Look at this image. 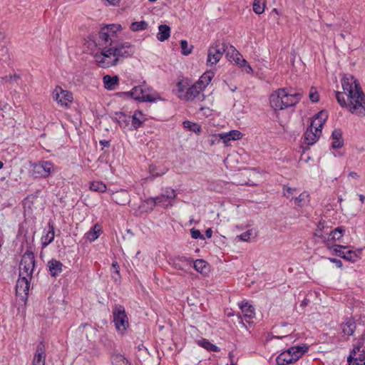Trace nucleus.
Returning a JSON list of instances; mask_svg holds the SVG:
<instances>
[{
  "instance_id": "nucleus-1",
  "label": "nucleus",
  "mask_w": 365,
  "mask_h": 365,
  "mask_svg": "<svg viewBox=\"0 0 365 365\" xmlns=\"http://www.w3.org/2000/svg\"><path fill=\"white\" fill-rule=\"evenodd\" d=\"M344 93L336 92V98L341 107H346L352 114L365 115V95L356 79L351 75H346L341 79Z\"/></svg>"
},
{
  "instance_id": "nucleus-2",
  "label": "nucleus",
  "mask_w": 365,
  "mask_h": 365,
  "mask_svg": "<svg viewBox=\"0 0 365 365\" xmlns=\"http://www.w3.org/2000/svg\"><path fill=\"white\" fill-rule=\"evenodd\" d=\"M100 53L93 56L98 65L103 68L116 66L121 58H128L135 53L134 46L128 43L120 46H99Z\"/></svg>"
},
{
  "instance_id": "nucleus-3",
  "label": "nucleus",
  "mask_w": 365,
  "mask_h": 365,
  "mask_svg": "<svg viewBox=\"0 0 365 365\" xmlns=\"http://www.w3.org/2000/svg\"><path fill=\"white\" fill-rule=\"evenodd\" d=\"M301 98L300 93H291L286 88H279L269 96V103L274 110H281L295 106Z\"/></svg>"
},
{
  "instance_id": "nucleus-4",
  "label": "nucleus",
  "mask_w": 365,
  "mask_h": 365,
  "mask_svg": "<svg viewBox=\"0 0 365 365\" xmlns=\"http://www.w3.org/2000/svg\"><path fill=\"white\" fill-rule=\"evenodd\" d=\"M327 115L324 110L318 113L311 121L310 126L304 135V142L308 145L314 144L320 137L322 128L327 120Z\"/></svg>"
},
{
  "instance_id": "nucleus-5",
  "label": "nucleus",
  "mask_w": 365,
  "mask_h": 365,
  "mask_svg": "<svg viewBox=\"0 0 365 365\" xmlns=\"http://www.w3.org/2000/svg\"><path fill=\"white\" fill-rule=\"evenodd\" d=\"M122 30L120 24H109L103 26L99 34V46H120L117 43V33Z\"/></svg>"
},
{
  "instance_id": "nucleus-6",
  "label": "nucleus",
  "mask_w": 365,
  "mask_h": 365,
  "mask_svg": "<svg viewBox=\"0 0 365 365\" xmlns=\"http://www.w3.org/2000/svg\"><path fill=\"white\" fill-rule=\"evenodd\" d=\"M306 346H292L282 352L276 359L277 365H287L297 361L307 351Z\"/></svg>"
},
{
  "instance_id": "nucleus-7",
  "label": "nucleus",
  "mask_w": 365,
  "mask_h": 365,
  "mask_svg": "<svg viewBox=\"0 0 365 365\" xmlns=\"http://www.w3.org/2000/svg\"><path fill=\"white\" fill-rule=\"evenodd\" d=\"M113 322L118 331L124 333L129 327L128 317L125 308L120 304H115L112 311Z\"/></svg>"
},
{
  "instance_id": "nucleus-8",
  "label": "nucleus",
  "mask_w": 365,
  "mask_h": 365,
  "mask_svg": "<svg viewBox=\"0 0 365 365\" xmlns=\"http://www.w3.org/2000/svg\"><path fill=\"white\" fill-rule=\"evenodd\" d=\"M34 266V255L31 251L27 250L22 256L19 264V276H25L32 278Z\"/></svg>"
},
{
  "instance_id": "nucleus-9",
  "label": "nucleus",
  "mask_w": 365,
  "mask_h": 365,
  "mask_svg": "<svg viewBox=\"0 0 365 365\" xmlns=\"http://www.w3.org/2000/svg\"><path fill=\"white\" fill-rule=\"evenodd\" d=\"M136 357L143 365H159L160 359L155 351L150 352L143 345L138 346Z\"/></svg>"
},
{
  "instance_id": "nucleus-10",
  "label": "nucleus",
  "mask_w": 365,
  "mask_h": 365,
  "mask_svg": "<svg viewBox=\"0 0 365 365\" xmlns=\"http://www.w3.org/2000/svg\"><path fill=\"white\" fill-rule=\"evenodd\" d=\"M228 49V46L222 43L221 46L217 43L212 44L207 50V65L212 66L216 65L221 59L223 53Z\"/></svg>"
},
{
  "instance_id": "nucleus-11",
  "label": "nucleus",
  "mask_w": 365,
  "mask_h": 365,
  "mask_svg": "<svg viewBox=\"0 0 365 365\" xmlns=\"http://www.w3.org/2000/svg\"><path fill=\"white\" fill-rule=\"evenodd\" d=\"M53 99L57 103L66 108H69L70 104L73 101V94L71 91L63 90L61 86H57L55 87L52 93Z\"/></svg>"
},
{
  "instance_id": "nucleus-12",
  "label": "nucleus",
  "mask_w": 365,
  "mask_h": 365,
  "mask_svg": "<svg viewBox=\"0 0 365 365\" xmlns=\"http://www.w3.org/2000/svg\"><path fill=\"white\" fill-rule=\"evenodd\" d=\"M177 196L176 191L174 189L167 187L164 192L160 195L153 197L150 200L156 205H162L167 207L168 206H173L175 199Z\"/></svg>"
},
{
  "instance_id": "nucleus-13",
  "label": "nucleus",
  "mask_w": 365,
  "mask_h": 365,
  "mask_svg": "<svg viewBox=\"0 0 365 365\" xmlns=\"http://www.w3.org/2000/svg\"><path fill=\"white\" fill-rule=\"evenodd\" d=\"M349 365H365V351L356 346L348 357Z\"/></svg>"
},
{
  "instance_id": "nucleus-14",
  "label": "nucleus",
  "mask_w": 365,
  "mask_h": 365,
  "mask_svg": "<svg viewBox=\"0 0 365 365\" xmlns=\"http://www.w3.org/2000/svg\"><path fill=\"white\" fill-rule=\"evenodd\" d=\"M142 102H153L160 98L159 94L145 81L142 83Z\"/></svg>"
},
{
  "instance_id": "nucleus-15",
  "label": "nucleus",
  "mask_w": 365,
  "mask_h": 365,
  "mask_svg": "<svg viewBox=\"0 0 365 365\" xmlns=\"http://www.w3.org/2000/svg\"><path fill=\"white\" fill-rule=\"evenodd\" d=\"M204 89L197 82L186 89L183 100L193 101L195 98L200 99L203 95L201 93Z\"/></svg>"
},
{
  "instance_id": "nucleus-16",
  "label": "nucleus",
  "mask_w": 365,
  "mask_h": 365,
  "mask_svg": "<svg viewBox=\"0 0 365 365\" xmlns=\"http://www.w3.org/2000/svg\"><path fill=\"white\" fill-rule=\"evenodd\" d=\"M31 278L25 276H19L16 282V292L19 295H27L30 288V281Z\"/></svg>"
},
{
  "instance_id": "nucleus-17",
  "label": "nucleus",
  "mask_w": 365,
  "mask_h": 365,
  "mask_svg": "<svg viewBox=\"0 0 365 365\" xmlns=\"http://www.w3.org/2000/svg\"><path fill=\"white\" fill-rule=\"evenodd\" d=\"M112 200L120 205H125L130 202V195L127 190H120L112 193Z\"/></svg>"
},
{
  "instance_id": "nucleus-18",
  "label": "nucleus",
  "mask_w": 365,
  "mask_h": 365,
  "mask_svg": "<svg viewBox=\"0 0 365 365\" xmlns=\"http://www.w3.org/2000/svg\"><path fill=\"white\" fill-rule=\"evenodd\" d=\"M35 169L40 173L43 177L46 178L53 170V165L49 161H42L35 165Z\"/></svg>"
},
{
  "instance_id": "nucleus-19",
  "label": "nucleus",
  "mask_w": 365,
  "mask_h": 365,
  "mask_svg": "<svg viewBox=\"0 0 365 365\" xmlns=\"http://www.w3.org/2000/svg\"><path fill=\"white\" fill-rule=\"evenodd\" d=\"M226 56L229 61L232 59L238 66L246 63V60L242 58V56L232 46H228Z\"/></svg>"
},
{
  "instance_id": "nucleus-20",
  "label": "nucleus",
  "mask_w": 365,
  "mask_h": 365,
  "mask_svg": "<svg viewBox=\"0 0 365 365\" xmlns=\"http://www.w3.org/2000/svg\"><path fill=\"white\" fill-rule=\"evenodd\" d=\"M218 136L222 139L224 143L227 144L230 140H240L242 137V134L237 130H232L228 133H220Z\"/></svg>"
},
{
  "instance_id": "nucleus-21",
  "label": "nucleus",
  "mask_w": 365,
  "mask_h": 365,
  "mask_svg": "<svg viewBox=\"0 0 365 365\" xmlns=\"http://www.w3.org/2000/svg\"><path fill=\"white\" fill-rule=\"evenodd\" d=\"M45 349L43 345L37 346L36 352L33 360V365H45Z\"/></svg>"
},
{
  "instance_id": "nucleus-22",
  "label": "nucleus",
  "mask_w": 365,
  "mask_h": 365,
  "mask_svg": "<svg viewBox=\"0 0 365 365\" xmlns=\"http://www.w3.org/2000/svg\"><path fill=\"white\" fill-rule=\"evenodd\" d=\"M331 138L334 140L331 143L333 148H339L343 146L344 140L342 139V132L340 129H335L331 133Z\"/></svg>"
},
{
  "instance_id": "nucleus-23",
  "label": "nucleus",
  "mask_w": 365,
  "mask_h": 365,
  "mask_svg": "<svg viewBox=\"0 0 365 365\" xmlns=\"http://www.w3.org/2000/svg\"><path fill=\"white\" fill-rule=\"evenodd\" d=\"M48 267L51 276L55 277L62 272L63 264L60 261L51 259L48 262Z\"/></svg>"
},
{
  "instance_id": "nucleus-24",
  "label": "nucleus",
  "mask_w": 365,
  "mask_h": 365,
  "mask_svg": "<svg viewBox=\"0 0 365 365\" xmlns=\"http://www.w3.org/2000/svg\"><path fill=\"white\" fill-rule=\"evenodd\" d=\"M341 327L342 332L347 336L352 335L356 329L355 322L352 319H346L341 324Z\"/></svg>"
},
{
  "instance_id": "nucleus-25",
  "label": "nucleus",
  "mask_w": 365,
  "mask_h": 365,
  "mask_svg": "<svg viewBox=\"0 0 365 365\" xmlns=\"http://www.w3.org/2000/svg\"><path fill=\"white\" fill-rule=\"evenodd\" d=\"M240 307L246 321L249 322V320L255 317L254 308L247 303L240 304Z\"/></svg>"
},
{
  "instance_id": "nucleus-26",
  "label": "nucleus",
  "mask_w": 365,
  "mask_h": 365,
  "mask_svg": "<svg viewBox=\"0 0 365 365\" xmlns=\"http://www.w3.org/2000/svg\"><path fill=\"white\" fill-rule=\"evenodd\" d=\"M48 227L49 230L46 235L43 236L41 238L42 245L43 247L48 246L54 239V227L51 222L48 223Z\"/></svg>"
},
{
  "instance_id": "nucleus-27",
  "label": "nucleus",
  "mask_w": 365,
  "mask_h": 365,
  "mask_svg": "<svg viewBox=\"0 0 365 365\" xmlns=\"http://www.w3.org/2000/svg\"><path fill=\"white\" fill-rule=\"evenodd\" d=\"M158 34L157 36L158 39L160 41H164L167 40L170 36V28L166 24L160 25L158 27Z\"/></svg>"
},
{
  "instance_id": "nucleus-28",
  "label": "nucleus",
  "mask_w": 365,
  "mask_h": 365,
  "mask_svg": "<svg viewBox=\"0 0 365 365\" xmlns=\"http://www.w3.org/2000/svg\"><path fill=\"white\" fill-rule=\"evenodd\" d=\"M197 344L199 346H202V348H204L205 349H206L207 351H220V349L217 346H215V344H212L211 342H210L206 339H202L197 340Z\"/></svg>"
},
{
  "instance_id": "nucleus-29",
  "label": "nucleus",
  "mask_w": 365,
  "mask_h": 365,
  "mask_svg": "<svg viewBox=\"0 0 365 365\" xmlns=\"http://www.w3.org/2000/svg\"><path fill=\"white\" fill-rule=\"evenodd\" d=\"M344 231L345 230L342 227L335 228L329 234L327 240L329 241L331 240L335 241L340 240L343 237Z\"/></svg>"
},
{
  "instance_id": "nucleus-30",
  "label": "nucleus",
  "mask_w": 365,
  "mask_h": 365,
  "mask_svg": "<svg viewBox=\"0 0 365 365\" xmlns=\"http://www.w3.org/2000/svg\"><path fill=\"white\" fill-rule=\"evenodd\" d=\"M100 232L101 226L98 224L95 225L91 230L86 234V239L90 242L94 241L98 237Z\"/></svg>"
},
{
  "instance_id": "nucleus-31",
  "label": "nucleus",
  "mask_w": 365,
  "mask_h": 365,
  "mask_svg": "<svg viewBox=\"0 0 365 365\" xmlns=\"http://www.w3.org/2000/svg\"><path fill=\"white\" fill-rule=\"evenodd\" d=\"M130 117L132 125L135 128H138V127H140L144 120L143 113L141 111L139 110L135 112V113Z\"/></svg>"
},
{
  "instance_id": "nucleus-32",
  "label": "nucleus",
  "mask_w": 365,
  "mask_h": 365,
  "mask_svg": "<svg viewBox=\"0 0 365 365\" xmlns=\"http://www.w3.org/2000/svg\"><path fill=\"white\" fill-rule=\"evenodd\" d=\"M213 76L214 73L212 72L205 73L200 77V80L197 83L201 86L202 89H205L210 83Z\"/></svg>"
},
{
  "instance_id": "nucleus-33",
  "label": "nucleus",
  "mask_w": 365,
  "mask_h": 365,
  "mask_svg": "<svg viewBox=\"0 0 365 365\" xmlns=\"http://www.w3.org/2000/svg\"><path fill=\"white\" fill-rule=\"evenodd\" d=\"M103 83L105 87L108 89H113V88L118 84V78L117 76H110L106 75L103 77Z\"/></svg>"
},
{
  "instance_id": "nucleus-34",
  "label": "nucleus",
  "mask_w": 365,
  "mask_h": 365,
  "mask_svg": "<svg viewBox=\"0 0 365 365\" xmlns=\"http://www.w3.org/2000/svg\"><path fill=\"white\" fill-rule=\"evenodd\" d=\"M85 46L88 48L91 53H93L96 51L99 50V39L97 42L92 37H88L87 39H86Z\"/></svg>"
},
{
  "instance_id": "nucleus-35",
  "label": "nucleus",
  "mask_w": 365,
  "mask_h": 365,
  "mask_svg": "<svg viewBox=\"0 0 365 365\" xmlns=\"http://www.w3.org/2000/svg\"><path fill=\"white\" fill-rule=\"evenodd\" d=\"M125 94L132 96L136 101L142 102V84L135 86L130 92L126 93Z\"/></svg>"
},
{
  "instance_id": "nucleus-36",
  "label": "nucleus",
  "mask_w": 365,
  "mask_h": 365,
  "mask_svg": "<svg viewBox=\"0 0 365 365\" xmlns=\"http://www.w3.org/2000/svg\"><path fill=\"white\" fill-rule=\"evenodd\" d=\"M194 268L200 273H206L208 271L207 262L203 259H197L194 262Z\"/></svg>"
},
{
  "instance_id": "nucleus-37",
  "label": "nucleus",
  "mask_w": 365,
  "mask_h": 365,
  "mask_svg": "<svg viewBox=\"0 0 365 365\" xmlns=\"http://www.w3.org/2000/svg\"><path fill=\"white\" fill-rule=\"evenodd\" d=\"M148 26V25L146 21H140L133 22L130 26V29L133 31H139L147 29Z\"/></svg>"
},
{
  "instance_id": "nucleus-38",
  "label": "nucleus",
  "mask_w": 365,
  "mask_h": 365,
  "mask_svg": "<svg viewBox=\"0 0 365 365\" xmlns=\"http://www.w3.org/2000/svg\"><path fill=\"white\" fill-rule=\"evenodd\" d=\"M253 11L257 14H261L264 12L265 8L264 0H254L252 4Z\"/></svg>"
},
{
  "instance_id": "nucleus-39",
  "label": "nucleus",
  "mask_w": 365,
  "mask_h": 365,
  "mask_svg": "<svg viewBox=\"0 0 365 365\" xmlns=\"http://www.w3.org/2000/svg\"><path fill=\"white\" fill-rule=\"evenodd\" d=\"M293 200L296 205L302 207L309 201V195L305 192H302L298 197H295Z\"/></svg>"
},
{
  "instance_id": "nucleus-40",
  "label": "nucleus",
  "mask_w": 365,
  "mask_h": 365,
  "mask_svg": "<svg viewBox=\"0 0 365 365\" xmlns=\"http://www.w3.org/2000/svg\"><path fill=\"white\" fill-rule=\"evenodd\" d=\"M115 118L120 126H126L130 121V115H127L123 113H115Z\"/></svg>"
},
{
  "instance_id": "nucleus-41",
  "label": "nucleus",
  "mask_w": 365,
  "mask_h": 365,
  "mask_svg": "<svg viewBox=\"0 0 365 365\" xmlns=\"http://www.w3.org/2000/svg\"><path fill=\"white\" fill-rule=\"evenodd\" d=\"M113 365H131L130 363L121 354H115L112 357Z\"/></svg>"
},
{
  "instance_id": "nucleus-42",
  "label": "nucleus",
  "mask_w": 365,
  "mask_h": 365,
  "mask_svg": "<svg viewBox=\"0 0 365 365\" xmlns=\"http://www.w3.org/2000/svg\"><path fill=\"white\" fill-rule=\"evenodd\" d=\"M90 189L95 192H103L106 190V185L102 182H93L90 185Z\"/></svg>"
},
{
  "instance_id": "nucleus-43",
  "label": "nucleus",
  "mask_w": 365,
  "mask_h": 365,
  "mask_svg": "<svg viewBox=\"0 0 365 365\" xmlns=\"http://www.w3.org/2000/svg\"><path fill=\"white\" fill-rule=\"evenodd\" d=\"M183 125L185 128H187L188 130L193 131L196 133H200L201 131L200 125L189 120L184 121Z\"/></svg>"
},
{
  "instance_id": "nucleus-44",
  "label": "nucleus",
  "mask_w": 365,
  "mask_h": 365,
  "mask_svg": "<svg viewBox=\"0 0 365 365\" xmlns=\"http://www.w3.org/2000/svg\"><path fill=\"white\" fill-rule=\"evenodd\" d=\"M181 53L184 56H187L191 53L193 46H188V43L186 40L180 41Z\"/></svg>"
},
{
  "instance_id": "nucleus-45",
  "label": "nucleus",
  "mask_w": 365,
  "mask_h": 365,
  "mask_svg": "<svg viewBox=\"0 0 365 365\" xmlns=\"http://www.w3.org/2000/svg\"><path fill=\"white\" fill-rule=\"evenodd\" d=\"M296 188H292L290 187L284 186L283 192L284 195L287 198L293 200L295 197L293 196L294 193L296 192Z\"/></svg>"
},
{
  "instance_id": "nucleus-46",
  "label": "nucleus",
  "mask_w": 365,
  "mask_h": 365,
  "mask_svg": "<svg viewBox=\"0 0 365 365\" xmlns=\"http://www.w3.org/2000/svg\"><path fill=\"white\" fill-rule=\"evenodd\" d=\"M176 87L178 96L180 99L183 100L187 89L185 86L182 82H178L176 85Z\"/></svg>"
},
{
  "instance_id": "nucleus-47",
  "label": "nucleus",
  "mask_w": 365,
  "mask_h": 365,
  "mask_svg": "<svg viewBox=\"0 0 365 365\" xmlns=\"http://www.w3.org/2000/svg\"><path fill=\"white\" fill-rule=\"evenodd\" d=\"M309 97L310 101L314 103L318 102L319 100V95L317 90L313 87L310 89Z\"/></svg>"
},
{
  "instance_id": "nucleus-48",
  "label": "nucleus",
  "mask_w": 365,
  "mask_h": 365,
  "mask_svg": "<svg viewBox=\"0 0 365 365\" xmlns=\"http://www.w3.org/2000/svg\"><path fill=\"white\" fill-rule=\"evenodd\" d=\"M253 230H249L243 233H242L239 237L243 240V241H248L251 237H253Z\"/></svg>"
},
{
  "instance_id": "nucleus-49",
  "label": "nucleus",
  "mask_w": 365,
  "mask_h": 365,
  "mask_svg": "<svg viewBox=\"0 0 365 365\" xmlns=\"http://www.w3.org/2000/svg\"><path fill=\"white\" fill-rule=\"evenodd\" d=\"M321 226H322V224L319 223V225L318 226V228L316 230V231L314 232V235L316 237H319V238L324 240V241H327V238L324 235H323V234H322V228H323V227H321Z\"/></svg>"
},
{
  "instance_id": "nucleus-50",
  "label": "nucleus",
  "mask_w": 365,
  "mask_h": 365,
  "mask_svg": "<svg viewBox=\"0 0 365 365\" xmlns=\"http://www.w3.org/2000/svg\"><path fill=\"white\" fill-rule=\"evenodd\" d=\"M191 236L194 239H204L203 235L201 234L200 230H195L194 228L190 230Z\"/></svg>"
},
{
  "instance_id": "nucleus-51",
  "label": "nucleus",
  "mask_w": 365,
  "mask_h": 365,
  "mask_svg": "<svg viewBox=\"0 0 365 365\" xmlns=\"http://www.w3.org/2000/svg\"><path fill=\"white\" fill-rule=\"evenodd\" d=\"M239 66L242 68L243 71H245L247 73H252L253 72L252 67L247 61L245 63H242L241 65H239Z\"/></svg>"
},
{
  "instance_id": "nucleus-52",
  "label": "nucleus",
  "mask_w": 365,
  "mask_h": 365,
  "mask_svg": "<svg viewBox=\"0 0 365 365\" xmlns=\"http://www.w3.org/2000/svg\"><path fill=\"white\" fill-rule=\"evenodd\" d=\"M156 167L155 165H150L149 167V172L153 177H158L162 175L164 173L155 172Z\"/></svg>"
},
{
  "instance_id": "nucleus-53",
  "label": "nucleus",
  "mask_w": 365,
  "mask_h": 365,
  "mask_svg": "<svg viewBox=\"0 0 365 365\" xmlns=\"http://www.w3.org/2000/svg\"><path fill=\"white\" fill-rule=\"evenodd\" d=\"M354 252L348 251L346 255L344 253H340V254H339V256L342 258H344L347 260H351L352 255H354Z\"/></svg>"
},
{
  "instance_id": "nucleus-54",
  "label": "nucleus",
  "mask_w": 365,
  "mask_h": 365,
  "mask_svg": "<svg viewBox=\"0 0 365 365\" xmlns=\"http://www.w3.org/2000/svg\"><path fill=\"white\" fill-rule=\"evenodd\" d=\"M344 248H345L344 246L336 245L334 246V251L336 252L338 255L340 253H344V252L341 251V249Z\"/></svg>"
},
{
  "instance_id": "nucleus-55",
  "label": "nucleus",
  "mask_w": 365,
  "mask_h": 365,
  "mask_svg": "<svg viewBox=\"0 0 365 365\" xmlns=\"http://www.w3.org/2000/svg\"><path fill=\"white\" fill-rule=\"evenodd\" d=\"M112 267L115 269V274L119 277L120 275V270H119V266L116 262H113L112 264Z\"/></svg>"
},
{
  "instance_id": "nucleus-56",
  "label": "nucleus",
  "mask_w": 365,
  "mask_h": 365,
  "mask_svg": "<svg viewBox=\"0 0 365 365\" xmlns=\"http://www.w3.org/2000/svg\"><path fill=\"white\" fill-rule=\"evenodd\" d=\"M110 5L115 6L117 5L121 0H106Z\"/></svg>"
},
{
  "instance_id": "nucleus-57",
  "label": "nucleus",
  "mask_w": 365,
  "mask_h": 365,
  "mask_svg": "<svg viewBox=\"0 0 365 365\" xmlns=\"http://www.w3.org/2000/svg\"><path fill=\"white\" fill-rule=\"evenodd\" d=\"M205 235H206L207 237L210 238L212 235V230L210 228L207 229L205 232Z\"/></svg>"
},
{
  "instance_id": "nucleus-58",
  "label": "nucleus",
  "mask_w": 365,
  "mask_h": 365,
  "mask_svg": "<svg viewBox=\"0 0 365 365\" xmlns=\"http://www.w3.org/2000/svg\"><path fill=\"white\" fill-rule=\"evenodd\" d=\"M330 260L333 262H335V264H336V265L338 267H341V262L339 259H330Z\"/></svg>"
},
{
  "instance_id": "nucleus-59",
  "label": "nucleus",
  "mask_w": 365,
  "mask_h": 365,
  "mask_svg": "<svg viewBox=\"0 0 365 365\" xmlns=\"http://www.w3.org/2000/svg\"><path fill=\"white\" fill-rule=\"evenodd\" d=\"M349 175L350 177H351L352 178H355V179L359 178V175L355 172L349 173Z\"/></svg>"
},
{
  "instance_id": "nucleus-60",
  "label": "nucleus",
  "mask_w": 365,
  "mask_h": 365,
  "mask_svg": "<svg viewBox=\"0 0 365 365\" xmlns=\"http://www.w3.org/2000/svg\"><path fill=\"white\" fill-rule=\"evenodd\" d=\"M307 304H308V300H307V299H304L302 302V303H301V306H302V307H305V306H307Z\"/></svg>"
},
{
  "instance_id": "nucleus-61",
  "label": "nucleus",
  "mask_w": 365,
  "mask_h": 365,
  "mask_svg": "<svg viewBox=\"0 0 365 365\" xmlns=\"http://www.w3.org/2000/svg\"><path fill=\"white\" fill-rule=\"evenodd\" d=\"M359 200H360L361 202L364 203V200H365V196L364 195H359Z\"/></svg>"
},
{
  "instance_id": "nucleus-62",
  "label": "nucleus",
  "mask_w": 365,
  "mask_h": 365,
  "mask_svg": "<svg viewBox=\"0 0 365 365\" xmlns=\"http://www.w3.org/2000/svg\"><path fill=\"white\" fill-rule=\"evenodd\" d=\"M100 143L104 146H107L109 145V142L106 141V140H101V141H100Z\"/></svg>"
},
{
  "instance_id": "nucleus-63",
  "label": "nucleus",
  "mask_w": 365,
  "mask_h": 365,
  "mask_svg": "<svg viewBox=\"0 0 365 365\" xmlns=\"http://www.w3.org/2000/svg\"><path fill=\"white\" fill-rule=\"evenodd\" d=\"M83 328H86V327H87V328H88V329H92L91 327V326H88V325H87V324L83 325Z\"/></svg>"
},
{
  "instance_id": "nucleus-64",
  "label": "nucleus",
  "mask_w": 365,
  "mask_h": 365,
  "mask_svg": "<svg viewBox=\"0 0 365 365\" xmlns=\"http://www.w3.org/2000/svg\"><path fill=\"white\" fill-rule=\"evenodd\" d=\"M229 356H230V359H232L233 354H232V352H230V353L229 354ZM231 360L232 361V359H231Z\"/></svg>"
}]
</instances>
